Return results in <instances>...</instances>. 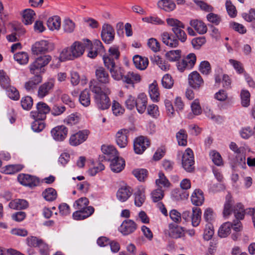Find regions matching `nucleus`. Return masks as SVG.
Returning a JSON list of instances; mask_svg holds the SVG:
<instances>
[{
  "label": "nucleus",
  "mask_w": 255,
  "mask_h": 255,
  "mask_svg": "<svg viewBox=\"0 0 255 255\" xmlns=\"http://www.w3.org/2000/svg\"><path fill=\"white\" fill-rule=\"evenodd\" d=\"M51 60V57L49 55L41 56L37 58L30 65L29 70L31 74H36L31 78L24 85L27 91H30L34 89L37 85L42 82V76L39 73H43V68L47 65Z\"/></svg>",
  "instance_id": "f257e3e1"
},
{
  "label": "nucleus",
  "mask_w": 255,
  "mask_h": 255,
  "mask_svg": "<svg viewBox=\"0 0 255 255\" xmlns=\"http://www.w3.org/2000/svg\"><path fill=\"white\" fill-rule=\"evenodd\" d=\"M92 92L95 94L94 100L96 107L100 110H105L109 108L111 106L110 100L108 95L110 91L108 88L102 89L98 86H91Z\"/></svg>",
  "instance_id": "f03ea898"
},
{
  "label": "nucleus",
  "mask_w": 255,
  "mask_h": 255,
  "mask_svg": "<svg viewBox=\"0 0 255 255\" xmlns=\"http://www.w3.org/2000/svg\"><path fill=\"white\" fill-rule=\"evenodd\" d=\"M89 203V200L86 197H82L75 202L74 207L77 210L73 214L75 220H83L94 213V208L92 206H88Z\"/></svg>",
  "instance_id": "7ed1b4c3"
},
{
  "label": "nucleus",
  "mask_w": 255,
  "mask_h": 255,
  "mask_svg": "<svg viewBox=\"0 0 255 255\" xmlns=\"http://www.w3.org/2000/svg\"><path fill=\"white\" fill-rule=\"evenodd\" d=\"M85 51V46L79 41L74 42L70 47L64 48L61 53L60 58L72 60L81 57Z\"/></svg>",
  "instance_id": "20e7f679"
},
{
  "label": "nucleus",
  "mask_w": 255,
  "mask_h": 255,
  "mask_svg": "<svg viewBox=\"0 0 255 255\" xmlns=\"http://www.w3.org/2000/svg\"><path fill=\"white\" fill-rule=\"evenodd\" d=\"M234 216L237 220L232 223L231 228L236 232L239 233L243 229L242 223L240 220H243L245 217V209L242 203H238L237 204L234 209Z\"/></svg>",
  "instance_id": "39448f33"
},
{
  "label": "nucleus",
  "mask_w": 255,
  "mask_h": 255,
  "mask_svg": "<svg viewBox=\"0 0 255 255\" xmlns=\"http://www.w3.org/2000/svg\"><path fill=\"white\" fill-rule=\"evenodd\" d=\"M182 165L187 172H191L194 169V154L192 150L187 148L182 156Z\"/></svg>",
  "instance_id": "423d86ee"
},
{
  "label": "nucleus",
  "mask_w": 255,
  "mask_h": 255,
  "mask_svg": "<svg viewBox=\"0 0 255 255\" xmlns=\"http://www.w3.org/2000/svg\"><path fill=\"white\" fill-rule=\"evenodd\" d=\"M54 48L53 43L47 40H41L36 42L32 47L33 53L39 54L42 53H47L52 51Z\"/></svg>",
  "instance_id": "0eeeda50"
},
{
  "label": "nucleus",
  "mask_w": 255,
  "mask_h": 255,
  "mask_svg": "<svg viewBox=\"0 0 255 255\" xmlns=\"http://www.w3.org/2000/svg\"><path fill=\"white\" fill-rule=\"evenodd\" d=\"M50 111V108L46 103L39 102L36 105V110L30 112V116L33 119H45Z\"/></svg>",
  "instance_id": "6e6552de"
},
{
  "label": "nucleus",
  "mask_w": 255,
  "mask_h": 255,
  "mask_svg": "<svg viewBox=\"0 0 255 255\" xmlns=\"http://www.w3.org/2000/svg\"><path fill=\"white\" fill-rule=\"evenodd\" d=\"M101 35L102 40L105 43L110 44L115 39V29L110 24L105 23L102 26Z\"/></svg>",
  "instance_id": "1a4fd4ad"
},
{
  "label": "nucleus",
  "mask_w": 255,
  "mask_h": 255,
  "mask_svg": "<svg viewBox=\"0 0 255 255\" xmlns=\"http://www.w3.org/2000/svg\"><path fill=\"white\" fill-rule=\"evenodd\" d=\"M17 179L21 184L30 188L36 187L39 183V180L37 177L29 174H19L17 177Z\"/></svg>",
  "instance_id": "9d476101"
},
{
  "label": "nucleus",
  "mask_w": 255,
  "mask_h": 255,
  "mask_svg": "<svg viewBox=\"0 0 255 255\" xmlns=\"http://www.w3.org/2000/svg\"><path fill=\"white\" fill-rule=\"evenodd\" d=\"M149 139L143 136H140L136 138L133 142V148L136 154H142L149 146Z\"/></svg>",
  "instance_id": "9b49d317"
},
{
  "label": "nucleus",
  "mask_w": 255,
  "mask_h": 255,
  "mask_svg": "<svg viewBox=\"0 0 255 255\" xmlns=\"http://www.w3.org/2000/svg\"><path fill=\"white\" fill-rule=\"evenodd\" d=\"M51 134L55 140L62 141L67 137L68 128L63 125L58 126L51 129Z\"/></svg>",
  "instance_id": "f8f14e48"
},
{
  "label": "nucleus",
  "mask_w": 255,
  "mask_h": 255,
  "mask_svg": "<svg viewBox=\"0 0 255 255\" xmlns=\"http://www.w3.org/2000/svg\"><path fill=\"white\" fill-rule=\"evenodd\" d=\"M87 130H80L72 134L69 138V143L72 146H77L84 142L89 134Z\"/></svg>",
  "instance_id": "ddd939ff"
},
{
  "label": "nucleus",
  "mask_w": 255,
  "mask_h": 255,
  "mask_svg": "<svg viewBox=\"0 0 255 255\" xmlns=\"http://www.w3.org/2000/svg\"><path fill=\"white\" fill-rule=\"evenodd\" d=\"M188 83L194 89L198 90L204 84V80L200 74L196 71L188 75Z\"/></svg>",
  "instance_id": "4468645a"
},
{
  "label": "nucleus",
  "mask_w": 255,
  "mask_h": 255,
  "mask_svg": "<svg viewBox=\"0 0 255 255\" xmlns=\"http://www.w3.org/2000/svg\"><path fill=\"white\" fill-rule=\"evenodd\" d=\"M129 130L127 128H122L118 131L116 134L117 144L121 148H124L128 143V136Z\"/></svg>",
  "instance_id": "2eb2a0df"
},
{
  "label": "nucleus",
  "mask_w": 255,
  "mask_h": 255,
  "mask_svg": "<svg viewBox=\"0 0 255 255\" xmlns=\"http://www.w3.org/2000/svg\"><path fill=\"white\" fill-rule=\"evenodd\" d=\"M136 229V224L131 220H125L121 225L119 231L125 236L133 233Z\"/></svg>",
  "instance_id": "dca6fc26"
},
{
  "label": "nucleus",
  "mask_w": 255,
  "mask_h": 255,
  "mask_svg": "<svg viewBox=\"0 0 255 255\" xmlns=\"http://www.w3.org/2000/svg\"><path fill=\"white\" fill-rule=\"evenodd\" d=\"M101 150L106 160L111 161L119 156L118 151L113 146L104 145L102 146Z\"/></svg>",
  "instance_id": "f3484780"
},
{
  "label": "nucleus",
  "mask_w": 255,
  "mask_h": 255,
  "mask_svg": "<svg viewBox=\"0 0 255 255\" xmlns=\"http://www.w3.org/2000/svg\"><path fill=\"white\" fill-rule=\"evenodd\" d=\"M161 38L162 42L170 47H176L179 45V41L175 36L167 31L161 34Z\"/></svg>",
  "instance_id": "a211bd4d"
},
{
  "label": "nucleus",
  "mask_w": 255,
  "mask_h": 255,
  "mask_svg": "<svg viewBox=\"0 0 255 255\" xmlns=\"http://www.w3.org/2000/svg\"><path fill=\"white\" fill-rule=\"evenodd\" d=\"M54 86V82L53 80H49L42 84L38 88V96L40 98H43L52 90Z\"/></svg>",
  "instance_id": "6ab92c4d"
},
{
  "label": "nucleus",
  "mask_w": 255,
  "mask_h": 255,
  "mask_svg": "<svg viewBox=\"0 0 255 255\" xmlns=\"http://www.w3.org/2000/svg\"><path fill=\"white\" fill-rule=\"evenodd\" d=\"M96 77L98 81L102 84L109 83L110 78L108 72L103 67H98L95 71Z\"/></svg>",
  "instance_id": "aec40b11"
},
{
  "label": "nucleus",
  "mask_w": 255,
  "mask_h": 255,
  "mask_svg": "<svg viewBox=\"0 0 255 255\" xmlns=\"http://www.w3.org/2000/svg\"><path fill=\"white\" fill-rule=\"evenodd\" d=\"M234 201L230 194H228L226 196V201L224 204L223 214L224 217H229L232 212H234V209L237 204L233 207Z\"/></svg>",
  "instance_id": "412c9836"
},
{
  "label": "nucleus",
  "mask_w": 255,
  "mask_h": 255,
  "mask_svg": "<svg viewBox=\"0 0 255 255\" xmlns=\"http://www.w3.org/2000/svg\"><path fill=\"white\" fill-rule=\"evenodd\" d=\"M132 191L130 187L125 185L119 189L117 193V197L119 200L125 202L131 195Z\"/></svg>",
  "instance_id": "4be33fe9"
},
{
  "label": "nucleus",
  "mask_w": 255,
  "mask_h": 255,
  "mask_svg": "<svg viewBox=\"0 0 255 255\" xmlns=\"http://www.w3.org/2000/svg\"><path fill=\"white\" fill-rule=\"evenodd\" d=\"M136 110L139 114H143L147 107V97L143 93L138 95L136 99L135 105Z\"/></svg>",
  "instance_id": "5701e85b"
},
{
  "label": "nucleus",
  "mask_w": 255,
  "mask_h": 255,
  "mask_svg": "<svg viewBox=\"0 0 255 255\" xmlns=\"http://www.w3.org/2000/svg\"><path fill=\"white\" fill-rule=\"evenodd\" d=\"M190 25L200 34H205L207 31L206 25L201 20L192 19L190 21Z\"/></svg>",
  "instance_id": "b1692460"
},
{
  "label": "nucleus",
  "mask_w": 255,
  "mask_h": 255,
  "mask_svg": "<svg viewBox=\"0 0 255 255\" xmlns=\"http://www.w3.org/2000/svg\"><path fill=\"white\" fill-rule=\"evenodd\" d=\"M133 62L135 67L141 70L145 69L148 64V60L147 58L137 55L133 56Z\"/></svg>",
  "instance_id": "393cba45"
},
{
  "label": "nucleus",
  "mask_w": 255,
  "mask_h": 255,
  "mask_svg": "<svg viewBox=\"0 0 255 255\" xmlns=\"http://www.w3.org/2000/svg\"><path fill=\"white\" fill-rule=\"evenodd\" d=\"M157 6L166 12L172 11L176 8V4L172 0H160L157 2Z\"/></svg>",
  "instance_id": "a878e982"
},
{
  "label": "nucleus",
  "mask_w": 255,
  "mask_h": 255,
  "mask_svg": "<svg viewBox=\"0 0 255 255\" xmlns=\"http://www.w3.org/2000/svg\"><path fill=\"white\" fill-rule=\"evenodd\" d=\"M125 165V161L118 156L111 161L110 167L113 172L118 173L124 169Z\"/></svg>",
  "instance_id": "bb28decb"
},
{
  "label": "nucleus",
  "mask_w": 255,
  "mask_h": 255,
  "mask_svg": "<svg viewBox=\"0 0 255 255\" xmlns=\"http://www.w3.org/2000/svg\"><path fill=\"white\" fill-rule=\"evenodd\" d=\"M191 199L193 204L197 206H201L204 201L203 192L200 189H195L191 196Z\"/></svg>",
  "instance_id": "cd10ccee"
},
{
  "label": "nucleus",
  "mask_w": 255,
  "mask_h": 255,
  "mask_svg": "<svg viewBox=\"0 0 255 255\" xmlns=\"http://www.w3.org/2000/svg\"><path fill=\"white\" fill-rule=\"evenodd\" d=\"M28 206V202L24 199H16L9 202L8 206L14 210L26 209Z\"/></svg>",
  "instance_id": "c85d7f7f"
},
{
  "label": "nucleus",
  "mask_w": 255,
  "mask_h": 255,
  "mask_svg": "<svg viewBox=\"0 0 255 255\" xmlns=\"http://www.w3.org/2000/svg\"><path fill=\"white\" fill-rule=\"evenodd\" d=\"M47 25L51 30H59L61 26V18L57 15L49 17L47 21Z\"/></svg>",
  "instance_id": "c756f323"
},
{
  "label": "nucleus",
  "mask_w": 255,
  "mask_h": 255,
  "mask_svg": "<svg viewBox=\"0 0 255 255\" xmlns=\"http://www.w3.org/2000/svg\"><path fill=\"white\" fill-rule=\"evenodd\" d=\"M23 22L26 24H30L34 20L36 14L34 10L31 9H26L22 13Z\"/></svg>",
  "instance_id": "7c9ffc66"
},
{
  "label": "nucleus",
  "mask_w": 255,
  "mask_h": 255,
  "mask_svg": "<svg viewBox=\"0 0 255 255\" xmlns=\"http://www.w3.org/2000/svg\"><path fill=\"white\" fill-rule=\"evenodd\" d=\"M140 79L139 74L132 71H129L124 76L123 81L128 84L133 85L134 83L139 82Z\"/></svg>",
  "instance_id": "2f4dec72"
},
{
  "label": "nucleus",
  "mask_w": 255,
  "mask_h": 255,
  "mask_svg": "<svg viewBox=\"0 0 255 255\" xmlns=\"http://www.w3.org/2000/svg\"><path fill=\"white\" fill-rule=\"evenodd\" d=\"M201 210L198 207H194L192 208V213L191 217L192 225L193 227H197L201 219Z\"/></svg>",
  "instance_id": "473e14b6"
},
{
  "label": "nucleus",
  "mask_w": 255,
  "mask_h": 255,
  "mask_svg": "<svg viewBox=\"0 0 255 255\" xmlns=\"http://www.w3.org/2000/svg\"><path fill=\"white\" fill-rule=\"evenodd\" d=\"M111 76L116 80H123L124 78V70L121 67L116 65L110 71Z\"/></svg>",
  "instance_id": "72a5a7b5"
},
{
  "label": "nucleus",
  "mask_w": 255,
  "mask_h": 255,
  "mask_svg": "<svg viewBox=\"0 0 255 255\" xmlns=\"http://www.w3.org/2000/svg\"><path fill=\"white\" fill-rule=\"evenodd\" d=\"M187 134L185 130L183 129H180L176 135V137L178 144L180 146H185L187 144Z\"/></svg>",
  "instance_id": "f704fd0d"
},
{
  "label": "nucleus",
  "mask_w": 255,
  "mask_h": 255,
  "mask_svg": "<svg viewBox=\"0 0 255 255\" xmlns=\"http://www.w3.org/2000/svg\"><path fill=\"white\" fill-rule=\"evenodd\" d=\"M79 101L84 107H88L91 103L90 93L88 89H85L79 96Z\"/></svg>",
  "instance_id": "c9c22d12"
},
{
  "label": "nucleus",
  "mask_w": 255,
  "mask_h": 255,
  "mask_svg": "<svg viewBox=\"0 0 255 255\" xmlns=\"http://www.w3.org/2000/svg\"><path fill=\"white\" fill-rule=\"evenodd\" d=\"M5 90L6 94L8 97L13 100H18L19 98V93L18 90L10 84L7 87L3 88Z\"/></svg>",
  "instance_id": "e433bc0d"
},
{
  "label": "nucleus",
  "mask_w": 255,
  "mask_h": 255,
  "mask_svg": "<svg viewBox=\"0 0 255 255\" xmlns=\"http://www.w3.org/2000/svg\"><path fill=\"white\" fill-rule=\"evenodd\" d=\"M149 94L151 99L153 101L156 102L158 101L159 93L156 82H153L149 85Z\"/></svg>",
  "instance_id": "4c0bfd02"
},
{
  "label": "nucleus",
  "mask_w": 255,
  "mask_h": 255,
  "mask_svg": "<svg viewBox=\"0 0 255 255\" xmlns=\"http://www.w3.org/2000/svg\"><path fill=\"white\" fill-rule=\"evenodd\" d=\"M42 196L46 201H52L56 199L57 192L54 188H48L43 192Z\"/></svg>",
  "instance_id": "58836bf2"
},
{
  "label": "nucleus",
  "mask_w": 255,
  "mask_h": 255,
  "mask_svg": "<svg viewBox=\"0 0 255 255\" xmlns=\"http://www.w3.org/2000/svg\"><path fill=\"white\" fill-rule=\"evenodd\" d=\"M155 183L156 185L160 188L161 186L168 187L170 185L169 180L162 172L158 173V178L156 180Z\"/></svg>",
  "instance_id": "ea45409f"
},
{
  "label": "nucleus",
  "mask_w": 255,
  "mask_h": 255,
  "mask_svg": "<svg viewBox=\"0 0 255 255\" xmlns=\"http://www.w3.org/2000/svg\"><path fill=\"white\" fill-rule=\"evenodd\" d=\"M232 223L226 222L220 228L218 232L219 236L221 238H225L230 233Z\"/></svg>",
  "instance_id": "a19ab883"
},
{
  "label": "nucleus",
  "mask_w": 255,
  "mask_h": 255,
  "mask_svg": "<svg viewBox=\"0 0 255 255\" xmlns=\"http://www.w3.org/2000/svg\"><path fill=\"white\" fill-rule=\"evenodd\" d=\"M184 27H177L172 28V31L175 35V37L182 42H184L186 40L187 35L185 31L182 29Z\"/></svg>",
  "instance_id": "79ce46f5"
},
{
  "label": "nucleus",
  "mask_w": 255,
  "mask_h": 255,
  "mask_svg": "<svg viewBox=\"0 0 255 255\" xmlns=\"http://www.w3.org/2000/svg\"><path fill=\"white\" fill-rule=\"evenodd\" d=\"M14 59L20 64H26L29 60L28 55L25 52H18L14 55Z\"/></svg>",
  "instance_id": "37998d69"
},
{
  "label": "nucleus",
  "mask_w": 255,
  "mask_h": 255,
  "mask_svg": "<svg viewBox=\"0 0 255 255\" xmlns=\"http://www.w3.org/2000/svg\"><path fill=\"white\" fill-rule=\"evenodd\" d=\"M10 84V79L6 73L3 70H0V85L3 89Z\"/></svg>",
  "instance_id": "c03bdc74"
},
{
  "label": "nucleus",
  "mask_w": 255,
  "mask_h": 255,
  "mask_svg": "<svg viewBox=\"0 0 255 255\" xmlns=\"http://www.w3.org/2000/svg\"><path fill=\"white\" fill-rule=\"evenodd\" d=\"M188 69L192 68L195 64L196 57L195 54L190 53L182 59Z\"/></svg>",
  "instance_id": "a18cd8bd"
},
{
  "label": "nucleus",
  "mask_w": 255,
  "mask_h": 255,
  "mask_svg": "<svg viewBox=\"0 0 255 255\" xmlns=\"http://www.w3.org/2000/svg\"><path fill=\"white\" fill-rule=\"evenodd\" d=\"M199 70L203 75H209L211 72L210 63L207 61H202L199 65Z\"/></svg>",
  "instance_id": "49530a36"
},
{
  "label": "nucleus",
  "mask_w": 255,
  "mask_h": 255,
  "mask_svg": "<svg viewBox=\"0 0 255 255\" xmlns=\"http://www.w3.org/2000/svg\"><path fill=\"white\" fill-rule=\"evenodd\" d=\"M63 27L65 32L72 33L75 28V24L70 18H66L63 21Z\"/></svg>",
  "instance_id": "de8ad7c7"
},
{
  "label": "nucleus",
  "mask_w": 255,
  "mask_h": 255,
  "mask_svg": "<svg viewBox=\"0 0 255 255\" xmlns=\"http://www.w3.org/2000/svg\"><path fill=\"white\" fill-rule=\"evenodd\" d=\"M183 228L176 226L170 229V236L175 239L180 238L184 234Z\"/></svg>",
  "instance_id": "09e8293b"
},
{
  "label": "nucleus",
  "mask_w": 255,
  "mask_h": 255,
  "mask_svg": "<svg viewBox=\"0 0 255 255\" xmlns=\"http://www.w3.org/2000/svg\"><path fill=\"white\" fill-rule=\"evenodd\" d=\"M134 204L136 206L140 207L144 203L145 197L144 192L141 190H137L134 194Z\"/></svg>",
  "instance_id": "8fccbe9b"
},
{
  "label": "nucleus",
  "mask_w": 255,
  "mask_h": 255,
  "mask_svg": "<svg viewBox=\"0 0 255 255\" xmlns=\"http://www.w3.org/2000/svg\"><path fill=\"white\" fill-rule=\"evenodd\" d=\"M181 52V51L180 50H171L167 52L165 56L170 61H176L180 58Z\"/></svg>",
  "instance_id": "3c124183"
},
{
  "label": "nucleus",
  "mask_w": 255,
  "mask_h": 255,
  "mask_svg": "<svg viewBox=\"0 0 255 255\" xmlns=\"http://www.w3.org/2000/svg\"><path fill=\"white\" fill-rule=\"evenodd\" d=\"M35 121L32 123L31 128L35 132H40L45 128V124L43 121L44 119H34Z\"/></svg>",
  "instance_id": "603ef678"
},
{
  "label": "nucleus",
  "mask_w": 255,
  "mask_h": 255,
  "mask_svg": "<svg viewBox=\"0 0 255 255\" xmlns=\"http://www.w3.org/2000/svg\"><path fill=\"white\" fill-rule=\"evenodd\" d=\"M33 105V100L30 96H25L21 100V106L25 110H29Z\"/></svg>",
  "instance_id": "864d4df0"
},
{
  "label": "nucleus",
  "mask_w": 255,
  "mask_h": 255,
  "mask_svg": "<svg viewBox=\"0 0 255 255\" xmlns=\"http://www.w3.org/2000/svg\"><path fill=\"white\" fill-rule=\"evenodd\" d=\"M161 83L164 88L170 89L173 86L174 81L171 75L167 74L163 77Z\"/></svg>",
  "instance_id": "5fc2aeb1"
},
{
  "label": "nucleus",
  "mask_w": 255,
  "mask_h": 255,
  "mask_svg": "<svg viewBox=\"0 0 255 255\" xmlns=\"http://www.w3.org/2000/svg\"><path fill=\"white\" fill-rule=\"evenodd\" d=\"M214 233V228L212 224L207 223L204 230L203 237L205 240H210Z\"/></svg>",
  "instance_id": "6e6d98bb"
},
{
  "label": "nucleus",
  "mask_w": 255,
  "mask_h": 255,
  "mask_svg": "<svg viewBox=\"0 0 255 255\" xmlns=\"http://www.w3.org/2000/svg\"><path fill=\"white\" fill-rule=\"evenodd\" d=\"M134 176L140 181H143L147 177V171L144 169H137L132 171Z\"/></svg>",
  "instance_id": "4d7b16f0"
},
{
  "label": "nucleus",
  "mask_w": 255,
  "mask_h": 255,
  "mask_svg": "<svg viewBox=\"0 0 255 255\" xmlns=\"http://www.w3.org/2000/svg\"><path fill=\"white\" fill-rule=\"evenodd\" d=\"M203 218L207 223L212 224L215 219V214L211 208L206 209L204 213Z\"/></svg>",
  "instance_id": "13d9d810"
},
{
  "label": "nucleus",
  "mask_w": 255,
  "mask_h": 255,
  "mask_svg": "<svg viewBox=\"0 0 255 255\" xmlns=\"http://www.w3.org/2000/svg\"><path fill=\"white\" fill-rule=\"evenodd\" d=\"M191 108L194 115H200L202 113V109L198 99H195L192 102Z\"/></svg>",
  "instance_id": "bf43d9fd"
},
{
  "label": "nucleus",
  "mask_w": 255,
  "mask_h": 255,
  "mask_svg": "<svg viewBox=\"0 0 255 255\" xmlns=\"http://www.w3.org/2000/svg\"><path fill=\"white\" fill-rule=\"evenodd\" d=\"M210 156L215 164L217 166H220L223 164L222 158L219 153L213 150L210 152Z\"/></svg>",
  "instance_id": "052dcab7"
},
{
  "label": "nucleus",
  "mask_w": 255,
  "mask_h": 255,
  "mask_svg": "<svg viewBox=\"0 0 255 255\" xmlns=\"http://www.w3.org/2000/svg\"><path fill=\"white\" fill-rule=\"evenodd\" d=\"M164 197V191L160 188L153 190L151 193V197L154 202L161 200Z\"/></svg>",
  "instance_id": "680f3d73"
},
{
  "label": "nucleus",
  "mask_w": 255,
  "mask_h": 255,
  "mask_svg": "<svg viewBox=\"0 0 255 255\" xmlns=\"http://www.w3.org/2000/svg\"><path fill=\"white\" fill-rule=\"evenodd\" d=\"M147 45L148 46L153 52H156L160 50V43L155 38H151L149 39L148 40Z\"/></svg>",
  "instance_id": "e2e57ef3"
},
{
  "label": "nucleus",
  "mask_w": 255,
  "mask_h": 255,
  "mask_svg": "<svg viewBox=\"0 0 255 255\" xmlns=\"http://www.w3.org/2000/svg\"><path fill=\"white\" fill-rule=\"evenodd\" d=\"M142 20L145 22L151 23L154 24L161 25L164 24V21L160 18L156 16L143 17Z\"/></svg>",
  "instance_id": "0e129e2a"
},
{
  "label": "nucleus",
  "mask_w": 255,
  "mask_h": 255,
  "mask_svg": "<svg viewBox=\"0 0 255 255\" xmlns=\"http://www.w3.org/2000/svg\"><path fill=\"white\" fill-rule=\"evenodd\" d=\"M166 22L172 28L177 27H185L184 24L179 20L173 18H168L166 19Z\"/></svg>",
  "instance_id": "69168bd1"
},
{
  "label": "nucleus",
  "mask_w": 255,
  "mask_h": 255,
  "mask_svg": "<svg viewBox=\"0 0 255 255\" xmlns=\"http://www.w3.org/2000/svg\"><path fill=\"white\" fill-rule=\"evenodd\" d=\"M242 104L243 106L247 107L249 106L250 101V94L248 91L243 90L241 93Z\"/></svg>",
  "instance_id": "338daca9"
},
{
  "label": "nucleus",
  "mask_w": 255,
  "mask_h": 255,
  "mask_svg": "<svg viewBox=\"0 0 255 255\" xmlns=\"http://www.w3.org/2000/svg\"><path fill=\"white\" fill-rule=\"evenodd\" d=\"M112 108L113 114L116 116L122 115L125 111L124 109L122 107L121 105L115 101L113 102Z\"/></svg>",
  "instance_id": "774afa93"
}]
</instances>
